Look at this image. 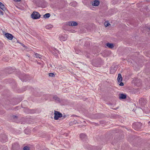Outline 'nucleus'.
<instances>
[{"label":"nucleus","instance_id":"obj_1","mask_svg":"<svg viewBox=\"0 0 150 150\" xmlns=\"http://www.w3.org/2000/svg\"><path fill=\"white\" fill-rule=\"evenodd\" d=\"M1 9L3 11H1V15H4V13H5L6 14H7V13H8V11L6 8L1 2Z\"/></svg>","mask_w":150,"mask_h":150},{"label":"nucleus","instance_id":"obj_2","mask_svg":"<svg viewBox=\"0 0 150 150\" xmlns=\"http://www.w3.org/2000/svg\"><path fill=\"white\" fill-rule=\"evenodd\" d=\"M31 16L33 19H36L40 18V16L38 12L34 11L32 14Z\"/></svg>","mask_w":150,"mask_h":150},{"label":"nucleus","instance_id":"obj_3","mask_svg":"<svg viewBox=\"0 0 150 150\" xmlns=\"http://www.w3.org/2000/svg\"><path fill=\"white\" fill-rule=\"evenodd\" d=\"M54 119L56 120H58L59 117H62V115L59 112L55 111H54Z\"/></svg>","mask_w":150,"mask_h":150},{"label":"nucleus","instance_id":"obj_4","mask_svg":"<svg viewBox=\"0 0 150 150\" xmlns=\"http://www.w3.org/2000/svg\"><path fill=\"white\" fill-rule=\"evenodd\" d=\"M142 125L141 123L137 122L133 124V127L134 129L137 130L141 129Z\"/></svg>","mask_w":150,"mask_h":150},{"label":"nucleus","instance_id":"obj_5","mask_svg":"<svg viewBox=\"0 0 150 150\" xmlns=\"http://www.w3.org/2000/svg\"><path fill=\"white\" fill-rule=\"evenodd\" d=\"M8 138L6 135L5 134H2L1 135V142L2 143H5L8 141Z\"/></svg>","mask_w":150,"mask_h":150},{"label":"nucleus","instance_id":"obj_6","mask_svg":"<svg viewBox=\"0 0 150 150\" xmlns=\"http://www.w3.org/2000/svg\"><path fill=\"white\" fill-rule=\"evenodd\" d=\"M122 79L121 74H118L117 80L119 83H120L119 84V85L121 86H122L124 85L123 83L122 82Z\"/></svg>","mask_w":150,"mask_h":150},{"label":"nucleus","instance_id":"obj_7","mask_svg":"<svg viewBox=\"0 0 150 150\" xmlns=\"http://www.w3.org/2000/svg\"><path fill=\"white\" fill-rule=\"evenodd\" d=\"M68 37L67 35H62L59 36V40L61 41H65L67 40Z\"/></svg>","mask_w":150,"mask_h":150},{"label":"nucleus","instance_id":"obj_8","mask_svg":"<svg viewBox=\"0 0 150 150\" xmlns=\"http://www.w3.org/2000/svg\"><path fill=\"white\" fill-rule=\"evenodd\" d=\"M4 36L6 38L10 40H12L14 37V36L8 33H5L4 35Z\"/></svg>","mask_w":150,"mask_h":150},{"label":"nucleus","instance_id":"obj_9","mask_svg":"<svg viewBox=\"0 0 150 150\" xmlns=\"http://www.w3.org/2000/svg\"><path fill=\"white\" fill-rule=\"evenodd\" d=\"M139 102L142 105H144L147 103V101L146 99L141 98L139 99Z\"/></svg>","mask_w":150,"mask_h":150},{"label":"nucleus","instance_id":"obj_10","mask_svg":"<svg viewBox=\"0 0 150 150\" xmlns=\"http://www.w3.org/2000/svg\"><path fill=\"white\" fill-rule=\"evenodd\" d=\"M92 5L95 6H97L99 5L100 4V1L98 0H95L92 2Z\"/></svg>","mask_w":150,"mask_h":150},{"label":"nucleus","instance_id":"obj_11","mask_svg":"<svg viewBox=\"0 0 150 150\" xmlns=\"http://www.w3.org/2000/svg\"><path fill=\"white\" fill-rule=\"evenodd\" d=\"M80 137L81 140L83 141H86L87 139V136L85 134L82 133L80 135Z\"/></svg>","mask_w":150,"mask_h":150},{"label":"nucleus","instance_id":"obj_12","mask_svg":"<svg viewBox=\"0 0 150 150\" xmlns=\"http://www.w3.org/2000/svg\"><path fill=\"white\" fill-rule=\"evenodd\" d=\"M67 24L69 26H75L77 25V23L75 21H70L68 22Z\"/></svg>","mask_w":150,"mask_h":150},{"label":"nucleus","instance_id":"obj_13","mask_svg":"<svg viewBox=\"0 0 150 150\" xmlns=\"http://www.w3.org/2000/svg\"><path fill=\"white\" fill-rule=\"evenodd\" d=\"M12 148L13 149H18L19 148V144L17 143H15L12 144Z\"/></svg>","mask_w":150,"mask_h":150},{"label":"nucleus","instance_id":"obj_14","mask_svg":"<svg viewBox=\"0 0 150 150\" xmlns=\"http://www.w3.org/2000/svg\"><path fill=\"white\" fill-rule=\"evenodd\" d=\"M126 98V95L125 94L121 93L119 95V98L120 99H125Z\"/></svg>","mask_w":150,"mask_h":150},{"label":"nucleus","instance_id":"obj_15","mask_svg":"<svg viewBox=\"0 0 150 150\" xmlns=\"http://www.w3.org/2000/svg\"><path fill=\"white\" fill-rule=\"evenodd\" d=\"M135 83L137 86H140L142 84L141 81L140 79H139L135 81Z\"/></svg>","mask_w":150,"mask_h":150},{"label":"nucleus","instance_id":"obj_16","mask_svg":"<svg viewBox=\"0 0 150 150\" xmlns=\"http://www.w3.org/2000/svg\"><path fill=\"white\" fill-rule=\"evenodd\" d=\"M13 70L11 68H8L5 70L6 73L8 74L11 73L13 71Z\"/></svg>","mask_w":150,"mask_h":150},{"label":"nucleus","instance_id":"obj_17","mask_svg":"<svg viewBox=\"0 0 150 150\" xmlns=\"http://www.w3.org/2000/svg\"><path fill=\"white\" fill-rule=\"evenodd\" d=\"M59 52V51L56 49L54 48L52 52V54L55 56L57 55V53Z\"/></svg>","mask_w":150,"mask_h":150},{"label":"nucleus","instance_id":"obj_18","mask_svg":"<svg viewBox=\"0 0 150 150\" xmlns=\"http://www.w3.org/2000/svg\"><path fill=\"white\" fill-rule=\"evenodd\" d=\"M106 45L109 48H112L114 47L113 44L108 43L106 44Z\"/></svg>","mask_w":150,"mask_h":150},{"label":"nucleus","instance_id":"obj_19","mask_svg":"<svg viewBox=\"0 0 150 150\" xmlns=\"http://www.w3.org/2000/svg\"><path fill=\"white\" fill-rule=\"evenodd\" d=\"M53 98V99L56 101L58 102H59L60 101V99L56 96H54Z\"/></svg>","mask_w":150,"mask_h":150},{"label":"nucleus","instance_id":"obj_20","mask_svg":"<svg viewBox=\"0 0 150 150\" xmlns=\"http://www.w3.org/2000/svg\"><path fill=\"white\" fill-rule=\"evenodd\" d=\"M50 16L49 13H46L44 15V17L45 18H49Z\"/></svg>","mask_w":150,"mask_h":150},{"label":"nucleus","instance_id":"obj_21","mask_svg":"<svg viewBox=\"0 0 150 150\" xmlns=\"http://www.w3.org/2000/svg\"><path fill=\"white\" fill-rule=\"evenodd\" d=\"M52 25H47L45 26V28L47 29H50L51 28H52Z\"/></svg>","mask_w":150,"mask_h":150},{"label":"nucleus","instance_id":"obj_22","mask_svg":"<svg viewBox=\"0 0 150 150\" xmlns=\"http://www.w3.org/2000/svg\"><path fill=\"white\" fill-rule=\"evenodd\" d=\"M35 57L37 58H39L40 59L42 58V56L39 54L36 53L35 54Z\"/></svg>","mask_w":150,"mask_h":150},{"label":"nucleus","instance_id":"obj_23","mask_svg":"<svg viewBox=\"0 0 150 150\" xmlns=\"http://www.w3.org/2000/svg\"><path fill=\"white\" fill-rule=\"evenodd\" d=\"M11 118L13 119L14 120H15L17 119L18 118V117L16 116V115H12L11 117Z\"/></svg>","mask_w":150,"mask_h":150},{"label":"nucleus","instance_id":"obj_24","mask_svg":"<svg viewBox=\"0 0 150 150\" xmlns=\"http://www.w3.org/2000/svg\"><path fill=\"white\" fill-rule=\"evenodd\" d=\"M30 148L27 146H25L23 148V150H29Z\"/></svg>","mask_w":150,"mask_h":150},{"label":"nucleus","instance_id":"obj_25","mask_svg":"<svg viewBox=\"0 0 150 150\" xmlns=\"http://www.w3.org/2000/svg\"><path fill=\"white\" fill-rule=\"evenodd\" d=\"M49 75L50 77H53L54 76V75L53 73H50L49 74Z\"/></svg>","mask_w":150,"mask_h":150},{"label":"nucleus","instance_id":"obj_26","mask_svg":"<svg viewBox=\"0 0 150 150\" xmlns=\"http://www.w3.org/2000/svg\"><path fill=\"white\" fill-rule=\"evenodd\" d=\"M109 25H110V24L108 22H105V25L106 27L108 26Z\"/></svg>","mask_w":150,"mask_h":150},{"label":"nucleus","instance_id":"obj_27","mask_svg":"<svg viewBox=\"0 0 150 150\" xmlns=\"http://www.w3.org/2000/svg\"><path fill=\"white\" fill-rule=\"evenodd\" d=\"M3 149L2 150H6L7 149V147L5 145H3Z\"/></svg>","mask_w":150,"mask_h":150},{"label":"nucleus","instance_id":"obj_28","mask_svg":"<svg viewBox=\"0 0 150 150\" xmlns=\"http://www.w3.org/2000/svg\"><path fill=\"white\" fill-rule=\"evenodd\" d=\"M110 73H113L114 72H115V71H113V69L112 68L110 70Z\"/></svg>","mask_w":150,"mask_h":150},{"label":"nucleus","instance_id":"obj_29","mask_svg":"<svg viewBox=\"0 0 150 150\" xmlns=\"http://www.w3.org/2000/svg\"><path fill=\"white\" fill-rule=\"evenodd\" d=\"M18 107H19L18 106H17L16 107H15L14 109L15 110H18Z\"/></svg>","mask_w":150,"mask_h":150},{"label":"nucleus","instance_id":"obj_30","mask_svg":"<svg viewBox=\"0 0 150 150\" xmlns=\"http://www.w3.org/2000/svg\"><path fill=\"white\" fill-rule=\"evenodd\" d=\"M19 43H20L21 45L23 47H25V46L23 43H21L20 42H19Z\"/></svg>","mask_w":150,"mask_h":150},{"label":"nucleus","instance_id":"obj_31","mask_svg":"<svg viewBox=\"0 0 150 150\" xmlns=\"http://www.w3.org/2000/svg\"><path fill=\"white\" fill-rule=\"evenodd\" d=\"M2 33H3V34L4 36V35L5 34V33H6L5 31H4L3 30H2Z\"/></svg>","mask_w":150,"mask_h":150},{"label":"nucleus","instance_id":"obj_32","mask_svg":"<svg viewBox=\"0 0 150 150\" xmlns=\"http://www.w3.org/2000/svg\"><path fill=\"white\" fill-rule=\"evenodd\" d=\"M14 1L16 2H19L21 0H13Z\"/></svg>","mask_w":150,"mask_h":150},{"label":"nucleus","instance_id":"obj_33","mask_svg":"<svg viewBox=\"0 0 150 150\" xmlns=\"http://www.w3.org/2000/svg\"><path fill=\"white\" fill-rule=\"evenodd\" d=\"M27 87H26V86L24 87V88H25V89L24 90V91L25 90V89H26H26L27 88Z\"/></svg>","mask_w":150,"mask_h":150},{"label":"nucleus","instance_id":"obj_34","mask_svg":"<svg viewBox=\"0 0 150 150\" xmlns=\"http://www.w3.org/2000/svg\"><path fill=\"white\" fill-rule=\"evenodd\" d=\"M22 81H26L27 80L26 79H25H25H24V80H21Z\"/></svg>","mask_w":150,"mask_h":150},{"label":"nucleus","instance_id":"obj_35","mask_svg":"<svg viewBox=\"0 0 150 150\" xmlns=\"http://www.w3.org/2000/svg\"><path fill=\"white\" fill-rule=\"evenodd\" d=\"M37 64H41V63H40V62H37Z\"/></svg>","mask_w":150,"mask_h":150},{"label":"nucleus","instance_id":"obj_36","mask_svg":"<svg viewBox=\"0 0 150 150\" xmlns=\"http://www.w3.org/2000/svg\"><path fill=\"white\" fill-rule=\"evenodd\" d=\"M66 117V116L65 115H64L63 116V118H65Z\"/></svg>","mask_w":150,"mask_h":150},{"label":"nucleus","instance_id":"obj_37","mask_svg":"<svg viewBox=\"0 0 150 150\" xmlns=\"http://www.w3.org/2000/svg\"><path fill=\"white\" fill-rule=\"evenodd\" d=\"M148 29L149 30H150V27H148Z\"/></svg>","mask_w":150,"mask_h":150},{"label":"nucleus","instance_id":"obj_38","mask_svg":"<svg viewBox=\"0 0 150 150\" xmlns=\"http://www.w3.org/2000/svg\"><path fill=\"white\" fill-rule=\"evenodd\" d=\"M86 56L87 57H88L89 56H88V55H87V56Z\"/></svg>","mask_w":150,"mask_h":150},{"label":"nucleus","instance_id":"obj_39","mask_svg":"<svg viewBox=\"0 0 150 150\" xmlns=\"http://www.w3.org/2000/svg\"><path fill=\"white\" fill-rule=\"evenodd\" d=\"M24 102H25V101H24ZM25 102L27 103L26 101H25Z\"/></svg>","mask_w":150,"mask_h":150},{"label":"nucleus","instance_id":"obj_40","mask_svg":"<svg viewBox=\"0 0 150 150\" xmlns=\"http://www.w3.org/2000/svg\"><path fill=\"white\" fill-rule=\"evenodd\" d=\"M25 131H26V130H25Z\"/></svg>","mask_w":150,"mask_h":150},{"label":"nucleus","instance_id":"obj_41","mask_svg":"<svg viewBox=\"0 0 150 150\" xmlns=\"http://www.w3.org/2000/svg\"><path fill=\"white\" fill-rule=\"evenodd\" d=\"M71 5L72 6H73V5H72V4H71Z\"/></svg>","mask_w":150,"mask_h":150},{"label":"nucleus","instance_id":"obj_42","mask_svg":"<svg viewBox=\"0 0 150 150\" xmlns=\"http://www.w3.org/2000/svg\"><path fill=\"white\" fill-rule=\"evenodd\" d=\"M71 5L72 6H73V5H72V4H71Z\"/></svg>","mask_w":150,"mask_h":150}]
</instances>
